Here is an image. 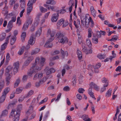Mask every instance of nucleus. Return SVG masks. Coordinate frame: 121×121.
Returning a JSON list of instances; mask_svg holds the SVG:
<instances>
[{"mask_svg": "<svg viewBox=\"0 0 121 121\" xmlns=\"http://www.w3.org/2000/svg\"><path fill=\"white\" fill-rule=\"evenodd\" d=\"M20 116V113L19 112H17V113L15 114L14 118L13 119V121H18Z\"/></svg>", "mask_w": 121, "mask_h": 121, "instance_id": "obj_14", "label": "nucleus"}, {"mask_svg": "<svg viewBox=\"0 0 121 121\" xmlns=\"http://www.w3.org/2000/svg\"><path fill=\"white\" fill-rule=\"evenodd\" d=\"M25 49V47L23 46L22 47L21 50H20L18 52V54L19 55H22L24 52Z\"/></svg>", "mask_w": 121, "mask_h": 121, "instance_id": "obj_32", "label": "nucleus"}, {"mask_svg": "<svg viewBox=\"0 0 121 121\" xmlns=\"http://www.w3.org/2000/svg\"><path fill=\"white\" fill-rule=\"evenodd\" d=\"M58 13H54L52 15L51 18V21L52 22H56L58 19L59 16Z\"/></svg>", "mask_w": 121, "mask_h": 121, "instance_id": "obj_5", "label": "nucleus"}, {"mask_svg": "<svg viewBox=\"0 0 121 121\" xmlns=\"http://www.w3.org/2000/svg\"><path fill=\"white\" fill-rule=\"evenodd\" d=\"M65 36V34L64 33L60 32H57L56 35L57 38L59 39H61Z\"/></svg>", "mask_w": 121, "mask_h": 121, "instance_id": "obj_10", "label": "nucleus"}, {"mask_svg": "<svg viewBox=\"0 0 121 121\" xmlns=\"http://www.w3.org/2000/svg\"><path fill=\"white\" fill-rule=\"evenodd\" d=\"M36 0H29V1L27 4L28 6L27 9V14L29 15L31 11L33 8V4L35 3Z\"/></svg>", "mask_w": 121, "mask_h": 121, "instance_id": "obj_3", "label": "nucleus"}, {"mask_svg": "<svg viewBox=\"0 0 121 121\" xmlns=\"http://www.w3.org/2000/svg\"><path fill=\"white\" fill-rule=\"evenodd\" d=\"M21 9L22 10L23 9H25V3H22L21 4Z\"/></svg>", "mask_w": 121, "mask_h": 121, "instance_id": "obj_56", "label": "nucleus"}, {"mask_svg": "<svg viewBox=\"0 0 121 121\" xmlns=\"http://www.w3.org/2000/svg\"><path fill=\"white\" fill-rule=\"evenodd\" d=\"M23 90V88L21 87H19L16 89V93L18 94L22 92Z\"/></svg>", "mask_w": 121, "mask_h": 121, "instance_id": "obj_33", "label": "nucleus"}, {"mask_svg": "<svg viewBox=\"0 0 121 121\" xmlns=\"http://www.w3.org/2000/svg\"><path fill=\"white\" fill-rule=\"evenodd\" d=\"M47 78H43L42 79L40 80L39 82L40 84H42L46 80Z\"/></svg>", "mask_w": 121, "mask_h": 121, "instance_id": "obj_49", "label": "nucleus"}, {"mask_svg": "<svg viewBox=\"0 0 121 121\" xmlns=\"http://www.w3.org/2000/svg\"><path fill=\"white\" fill-rule=\"evenodd\" d=\"M102 81L103 83H105V84H108V82L107 80L104 77L102 78Z\"/></svg>", "mask_w": 121, "mask_h": 121, "instance_id": "obj_44", "label": "nucleus"}, {"mask_svg": "<svg viewBox=\"0 0 121 121\" xmlns=\"http://www.w3.org/2000/svg\"><path fill=\"white\" fill-rule=\"evenodd\" d=\"M68 39L65 36L61 39H59L58 41L59 42L61 43L62 44H64L66 41L68 43Z\"/></svg>", "mask_w": 121, "mask_h": 121, "instance_id": "obj_6", "label": "nucleus"}, {"mask_svg": "<svg viewBox=\"0 0 121 121\" xmlns=\"http://www.w3.org/2000/svg\"><path fill=\"white\" fill-rule=\"evenodd\" d=\"M16 20V17H12L11 20L9 22H11L13 24V23L15 22Z\"/></svg>", "mask_w": 121, "mask_h": 121, "instance_id": "obj_58", "label": "nucleus"}, {"mask_svg": "<svg viewBox=\"0 0 121 121\" xmlns=\"http://www.w3.org/2000/svg\"><path fill=\"white\" fill-rule=\"evenodd\" d=\"M46 70H48L46 73V74L47 75H48L52 73H53L55 71V69L53 68H51L48 69V68L47 67L44 69V70L46 71Z\"/></svg>", "mask_w": 121, "mask_h": 121, "instance_id": "obj_8", "label": "nucleus"}, {"mask_svg": "<svg viewBox=\"0 0 121 121\" xmlns=\"http://www.w3.org/2000/svg\"><path fill=\"white\" fill-rule=\"evenodd\" d=\"M22 104H19V105L17 107V111H16V113L17 112H19V113H20V110L22 109ZM17 113H16V114Z\"/></svg>", "mask_w": 121, "mask_h": 121, "instance_id": "obj_37", "label": "nucleus"}, {"mask_svg": "<svg viewBox=\"0 0 121 121\" xmlns=\"http://www.w3.org/2000/svg\"><path fill=\"white\" fill-rule=\"evenodd\" d=\"M64 20L63 19H61L59 20L57 22V25L58 26H60L64 23Z\"/></svg>", "mask_w": 121, "mask_h": 121, "instance_id": "obj_18", "label": "nucleus"}, {"mask_svg": "<svg viewBox=\"0 0 121 121\" xmlns=\"http://www.w3.org/2000/svg\"><path fill=\"white\" fill-rule=\"evenodd\" d=\"M92 41L93 43L97 44L98 42V38H95H95H93L92 39Z\"/></svg>", "mask_w": 121, "mask_h": 121, "instance_id": "obj_40", "label": "nucleus"}, {"mask_svg": "<svg viewBox=\"0 0 121 121\" xmlns=\"http://www.w3.org/2000/svg\"><path fill=\"white\" fill-rule=\"evenodd\" d=\"M49 113L50 112L49 111H48L46 112L43 118V119L44 120H46L47 118L49 115Z\"/></svg>", "mask_w": 121, "mask_h": 121, "instance_id": "obj_39", "label": "nucleus"}, {"mask_svg": "<svg viewBox=\"0 0 121 121\" xmlns=\"http://www.w3.org/2000/svg\"><path fill=\"white\" fill-rule=\"evenodd\" d=\"M26 32H23L21 35V39L22 42H23L24 41L25 39L26 36Z\"/></svg>", "mask_w": 121, "mask_h": 121, "instance_id": "obj_21", "label": "nucleus"}, {"mask_svg": "<svg viewBox=\"0 0 121 121\" xmlns=\"http://www.w3.org/2000/svg\"><path fill=\"white\" fill-rule=\"evenodd\" d=\"M112 91V89L111 88H109L106 93V96L107 97H109L111 95Z\"/></svg>", "mask_w": 121, "mask_h": 121, "instance_id": "obj_20", "label": "nucleus"}, {"mask_svg": "<svg viewBox=\"0 0 121 121\" xmlns=\"http://www.w3.org/2000/svg\"><path fill=\"white\" fill-rule=\"evenodd\" d=\"M101 64L100 63H98L96 64L94 67V69H97L99 68L101 66Z\"/></svg>", "mask_w": 121, "mask_h": 121, "instance_id": "obj_42", "label": "nucleus"}, {"mask_svg": "<svg viewBox=\"0 0 121 121\" xmlns=\"http://www.w3.org/2000/svg\"><path fill=\"white\" fill-rule=\"evenodd\" d=\"M10 90L9 87H7L5 88L3 93V94L6 96L7 94L9 92Z\"/></svg>", "mask_w": 121, "mask_h": 121, "instance_id": "obj_22", "label": "nucleus"}, {"mask_svg": "<svg viewBox=\"0 0 121 121\" xmlns=\"http://www.w3.org/2000/svg\"><path fill=\"white\" fill-rule=\"evenodd\" d=\"M17 102V101L15 102H13L11 103H10L8 107H12L14 105H15L16 103Z\"/></svg>", "mask_w": 121, "mask_h": 121, "instance_id": "obj_48", "label": "nucleus"}, {"mask_svg": "<svg viewBox=\"0 0 121 121\" xmlns=\"http://www.w3.org/2000/svg\"><path fill=\"white\" fill-rule=\"evenodd\" d=\"M20 78H18L17 79L14 85V87L15 88L18 86L19 84L20 83Z\"/></svg>", "mask_w": 121, "mask_h": 121, "instance_id": "obj_24", "label": "nucleus"}, {"mask_svg": "<svg viewBox=\"0 0 121 121\" xmlns=\"http://www.w3.org/2000/svg\"><path fill=\"white\" fill-rule=\"evenodd\" d=\"M91 12L92 15L95 17L96 16V12L95 10L91 11Z\"/></svg>", "mask_w": 121, "mask_h": 121, "instance_id": "obj_57", "label": "nucleus"}, {"mask_svg": "<svg viewBox=\"0 0 121 121\" xmlns=\"http://www.w3.org/2000/svg\"><path fill=\"white\" fill-rule=\"evenodd\" d=\"M88 94L90 95V96L92 98L94 99L95 100L96 99V98L95 97L93 93H88Z\"/></svg>", "mask_w": 121, "mask_h": 121, "instance_id": "obj_60", "label": "nucleus"}, {"mask_svg": "<svg viewBox=\"0 0 121 121\" xmlns=\"http://www.w3.org/2000/svg\"><path fill=\"white\" fill-rule=\"evenodd\" d=\"M97 33V38H100L101 37V35L100 31H96Z\"/></svg>", "mask_w": 121, "mask_h": 121, "instance_id": "obj_59", "label": "nucleus"}, {"mask_svg": "<svg viewBox=\"0 0 121 121\" xmlns=\"http://www.w3.org/2000/svg\"><path fill=\"white\" fill-rule=\"evenodd\" d=\"M29 25L26 22L24 24L22 27V29L24 31H25L28 28Z\"/></svg>", "mask_w": 121, "mask_h": 121, "instance_id": "obj_27", "label": "nucleus"}, {"mask_svg": "<svg viewBox=\"0 0 121 121\" xmlns=\"http://www.w3.org/2000/svg\"><path fill=\"white\" fill-rule=\"evenodd\" d=\"M108 85V84H104L103 86V87L101 88L100 92L102 93L105 91L106 89L105 87H107Z\"/></svg>", "mask_w": 121, "mask_h": 121, "instance_id": "obj_25", "label": "nucleus"}, {"mask_svg": "<svg viewBox=\"0 0 121 121\" xmlns=\"http://www.w3.org/2000/svg\"><path fill=\"white\" fill-rule=\"evenodd\" d=\"M43 75V74L42 73H36L34 76L33 79L36 80L38 78L40 79L42 77Z\"/></svg>", "mask_w": 121, "mask_h": 121, "instance_id": "obj_11", "label": "nucleus"}, {"mask_svg": "<svg viewBox=\"0 0 121 121\" xmlns=\"http://www.w3.org/2000/svg\"><path fill=\"white\" fill-rule=\"evenodd\" d=\"M34 93V91H33L31 90L28 93L27 95L26 96V97L28 98L30 96L32 95Z\"/></svg>", "mask_w": 121, "mask_h": 121, "instance_id": "obj_46", "label": "nucleus"}, {"mask_svg": "<svg viewBox=\"0 0 121 121\" xmlns=\"http://www.w3.org/2000/svg\"><path fill=\"white\" fill-rule=\"evenodd\" d=\"M81 118L83 119V120H85V119H87L88 118V116L87 115L84 114L82 116Z\"/></svg>", "mask_w": 121, "mask_h": 121, "instance_id": "obj_53", "label": "nucleus"}, {"mask_svg": "<svg viewBox=\"0 0 121 121\" xmlns=\"http://www.w3.org/2000/svg\"><path fill=\"white\" fill-rule=\"evenodd\" d=\"M61 95V93H59L57 95V98L56 100V101H58L60 99Z\"/></svg>", "mask_w": 121, "mask_h": 121, "instance_id": "obj_64", "label": "nucleus"}, {"mask_svg": "<svg viewBox=\"0 0 121 121\" xmlns=\"http://www.w3.org/2000/svg\"><path fill=\"white\" fill-rule=\"evenodd\" d=\"M11 22H9L7 26L8 29L6 30V32L7 33H8L12 29L13 25Z\"/></svg>", "mask_w": 121, "mask_h": 121, "instance_id": "obj_9", "label": "nucleus"}, {"mask_svg": "<svg viewBox=\"0 0 121 121\" xmlns=\"http://www.w3.org/2000/svg\"><path fill=\"white\" fill-rule=\"evenodd\" d=\"M17 39L16 36H12L11 37L10 39L11 44L13 45Z\"/></svg>", "mask_w": 121, "mask_h": 121, "instance_id": "obj_16", "label": "nucleus"}, {"mask_svg": "<svg viewBox=\"0 0 121 121\" xmlns=\"http://www.w3.org/2000/svg\"><path fill=\"white\" fill-rule=\"evenodd\" d=\"M6 57V62H8L10 58V57L9 55V53H7V54Z\"/></svg>", "mask_w": 121, "mask_h": 121, "instance_id": "obj_52", "label": "nucleus"}, {"mask_svg": "<svg viewBox=\"0 0 121 121\" xmlns=\"http://www.w3.org/2000/svg\"><path fill=\"white\" fill-rule=\"evenodd\" d=\"M97 57L100 59H104L105 57V55H102L101 54H99L97 55Z\"/></svg>", "mask_w": 121, "mask_h": 121, "instance_id": "obj_45", "label": "nucleus"}, {"mask_svg": "<svg viewBox=\"0 0 121 121\" xmlns=\"http://www.w3.org/2000/svg\"><path fill=\"white\" fill-rule=\"evenodd\" d=\"M25 97L23 96H21L19 99L18 101L20 102H21L23 101Z\"/></svg>", "mask_w": 121, "mask_h": 121, "instance_id": "obj_62", "label": "nucleus"}, {"mask_svg": "<svg viewBox=\"0 0 121 121\" xmlns=\"http://www.w3.org/2000/svg\"><path fill=\"white\" fill-rule=\"evenodd\" d=\"M6 43H5L3 44L1 46V51H3L7 47V45Z\"/></svg>", "mask_w": 121, "mask_h": 121, "instance_id": "obj_29", "label": "nucleus"}, {"mask_svg": "<svg viewBox=\"0 0 121 121\" xmlns=\"http://www.w3.org/2000/svg\"><path fill=\"white\" fill-rule=\"evenodd\" d=\"M81 25L82 26H85V20H86V19L84 18V16H83L81 17Z\"/></svg>", "mask_w": 121, "mask_h": 121, "instance_id": "obj_19", "label": "nucleus"}, {"mask_svg": "<svg viewBox=\"0 0 121 121\" xmlns=\"http://www.w3.org/2000/svg\"><path fill=\"white\" fill-rule=\"evenodd\" d=\"M34 41V37L33 35H32L28 42V43L30 44L33 45V42Z\"/></svg>", "mask_w": 121, "mask_h": 121, "instance_id": "obj_30", "label": "nucleus"}, {"mask_svg": "<svg viewBox=\"0 0 121 121\" xmlns=\"http://www.w3.org/2000/svg\"><path fill=\"white\" fill-rule=\"evenodd\" d=\"M69 5H70L71 4V6L69 7V13H71L72 9V6L73 5V3H72V2L70 0L69 3Z\"/></svg>", "mask_w": 121, "mask_h": 121, "instance_id": "obj_36", "label": "nucleus"}, {"mask_svg": "<svg viewBox=\"0 0 121 121\" xmlns=\"http://www.w3.org/2000/svg\"><path fill=\"white\" fill-rule=\"evenodd\" d=\"M61 53L62 55V58L64 59L65 55H66L67 56L68 55V52L67 51H66L65 52H64L62 50V49H61Z\"/></svg>", "mask_w": 121, "mask_h": 121, "instance_id": "obj_15", "label": "nucleus"}, {"mask_svg": "<svg viewBox=\"0 0 121 121\" xmlns=\"http://www.w3.org/2000/svg\"><path fill=\"white\" fill-rule=\"evenodd\" d=\"M77 54L79 60H80L82 58V55L81 52L78 49H77Z\"/></svg>", "mask_w": 121, "mask_h": 121, "instance_id": "obj_17", "label": "nucleus"}, {"mask_svg": "<svg viewBox=\"0 0 121 121\" xmlns=\"http://www.w3.org/2000/svg\"><path fill=\"white\" fill-rule=\"evenodd\" d=\"M16 0H10L9 4L11 5H13L15 3Z\"/></svg>", "mask_w": 121, "mask_h": 121, "instance_id": "obj_51", "label": "nucleus"}, {"mask_svg": "<svg viewBox=\"0 0 121 121\" xmlns=\"http://www.w3.org/2000/svg\"><path fill=\"white\" fill-rule=\"evenodd\" d=\"M33 111V108L32 106H30L29 108L28 111L26 112V116H29L30 114L32 113Z\"/></svg>", "mask_w": 121, "mask_h": 121, "instance_id": "obj_13", "label": "nucleus"}, {"mask_svg": "<svg viewBox=\"0 0 121 121\" xmlns=\"http://www.w3.org/2000/svg\"><path fill=\"white\" fill-rule=\"evenodd\" d=\"M86 43L89 47H90L92 45L90 39L88 38L86 39Z\"/></svg>", "mask_w": 121, "mask_h": 121, "instance_id": "obj_35", "label": "nucleus"}, {"mask_svg": "<svg viewBox=\"0 0 121 121\" xmlns=\"http://www.w3.org/2000/svg\"><path fill=\"white\" fill-rule=\"evenodd\" d=\"M30 71L29 72H28L27 74H28L29 75V76H31L32 75V74L35 72L34 71V70L33 69H32L31 68L30 69Z\"/></svg>", "mask_w": 121, "mask_h": 121, "instance_id": "obj_47", "label": "nucleus"}, {"mask_svg": "<svg viewBox=\"0 0 121 121\" xmlns=\"http://www.w3.org/2000/svg\"><path fill=\"white\" fill-rule=\"evenodd\" d=\"M19 62H17L15 63L14 64V67L13 69L14 73V74H15L18 71V69L19 68Z\"/></svg>", "mask_w": 121, "mask_h": 121, "instance_id": "obj_7", "label": "nucleus"}, {"mask_svg": "<svg viewBox=\"0 0 121 121\" xmlns=\"http://www.w3.org/2000/svg\"><path fill=\"white\" fill-rule=\"evenodd\" d=\"M33 19L31 17H29L27 20L26 23L28 24L29 25L31 24L32 22Z\"/></svg>", "mask_w": 121, "mask_h": 121, "instance_id": "obj_26", "label": "nucleus"}, {"mask_svg": "<svg viewBox=\"0 0 121 121\" xmlns=\"http://www.w3.org/2000/svg\"><path fill=\"white\" fill-rule=\"evenodd\" d=\"M112 56H110V60L111 62L112 59L113 58L115 57L116 56V54L114 53V51H112Z\"/></svg>", "mask_w": 121, "mask_h": 121, "instance_id": "obj_38", "label": "nucleus"}, {"mask_svg": "<svg viewBox=\"0 0 121 121\" xmlns=\"http://www.w3.org/2000/svg\"><path fill=\"white\" fill-rule=\"evenodd\" d=\"M78 92L80 93H82L85 91V90L82 88H79L78 90Z\"/></svg>", "mask_w": 121, "mask_h": 121, "instance_id": "obj_54", "label": "nucleus"}, {"mask_svg": "<svg viewBox=\"0 0 121 121\" xmlns=\"http://www.w3.org/2000/svg\"><path fill=\"white\" fill-rule=\"evenodd\" d=\"M89 86L91 88H94L97 91H98L99 88L93 82H91L89 84Z\"/></svg>", "mask_w": 121, "mask_h": 121, "instance_id": "obj_12", "label": "nucleus"}, {"mask_svg": "<svg viewBox=\"0 0 121 121\" xmlns=\"http://www.w3.org/2000/svg\"><path fill=\"white\" fill-rule=\"evenodd\" d=\"M8 113V112L7 110H5L2 111L1 114V116H7Z\"/></svg>", "mask_w": 121, "mask_h": 121, "instance_id": "obj_28", "label": "nucleus"}, {"mask_svg": "<svg viewBox=\"0 0 121 121\" xmlns=\"http://www.w3.org/2000/svg\"><path fill=\"white\" fill-rule=\"evenodd\" d=\"M6 36V34L5 33H3L0 36V41H1L4 40L5 39Z\"/></svg>", "mask_w": 121, "mask_h": 121, "instance_id": "obj_23", "label": "nucleus"}, {"mask_svg": "<svg viewBox=\"0 0 121 121\" xmlns=\"http://www.w3.org/2000/svg\"><path fill=\"white\" fill-rule=\"evenodd\" d=\"M6 96V95H4L3 94L2 95L0 98V103H2L4 101L5 99Z\"/></svg>", "mask_w": 121, "mask_h": 121, "instance_id": "obj_34", "label": "nucleus"}, {"mask_svg": "<svg viewBox=\"0 0 121 121\" xmlns=\"http://www.w3.org/2000/svg\"><path fill=\"white\" fill-rule=\"evenodd\" d=\"M92 51L91 49L88 50L87 49L85 53L86 54H88L92 53Z\"/></svg>", "mask_w": 121, "mask_h": 121, "instance_id": "obj_63", "label": "nucleus"}, {"mask_svg": "<svg viewBox=\"0 0 121 121\" xmlns=\"http://www.w3.org/2000/svg\"><path fill=\"white\" fill-rule=\"evenodd\" d=\"M64 91H68L70 90V88L69 86H66L64 87L63 89Z\"/></svg>", "mask_w": 121, "mask_h": 121, "instance_id": "obj_55", "label": "nucleus"}, {"mask_svg": "<svg viewBox=\"0 0 121 121\" xmlns=\"http://www.w3.org/2000/svg\"><path fill=\"white\" fill-rule=\"evenodd\" d=\"M39 58L37 57L35 60V63L31 67V68L33 69L35 72H37L41 69L40 67H39L36 65L38 63H39L40 66H42L43 65V64L45 60V58L43 57L41 58L40 62H39Z\"/></svg>", "mask_w": 121, "mask_h": 121, "instance_id": "obj_1", "label": "nucleus"}, {"mask_svg": "<svg viewBox=\"0 0 121 121\" xmlns=\"http://www.w3.org/2000/svg\"><path fill=\"white\" fill-rule=\"evenodd\" d=\"M88 38H90L91 36V34L93 33L92 31V29L91 28L89 27L88 29Z\"/></svg>", "mask_w": 121, "mask_h": 121, "instance_id": "obj_31", "label": "nucleus"}, {"mask_svg": "<svg viewBox=\"0 0 121 121\" xmlns=\"http://www.w3.org/2000/svg\"><path fill=\"white\" fill-rule=\"evenodd\" d=\"M27 78L28 76L26 75H25L23 76L22 80L23 82H25L26 81L27 79Z\"/></svg>", "mask_w": 121, "mask_h": 121, "instance_id": "obj_50", "label": "nucleus"}, {"mask_svg": "<svg viewBox=\"0 0 121 121\" xmlns=\"http://www.w3.org/2000/svg\"><path fill=\"white\" fill-rule=\"evenodd\" d=\"M40 10L42 13H44L47 11V9H46L44 8L43 7L40 6Z\"/></svg>", "mask_w": 121, "mask_h": 121, "instance_id": "obj_41", "label": "nucleus"}, {"mask_svg": "<svg viewBox=\"0 0 121 121\" xmlns=\"http://www.w3.org/2000/svg\"><path fill=\"white\" fill-rule=\"evenodd\" d=\"M76 76L75 75H73V78L72 79V82L73 83V84H75L76 83Z\"/></svg>", "mask_w": 121, "mask_h": 121, "instance_id": "obj_43", "label": "nucleus"}, {"mask_svg": "<svg viewBox=\"0 0 121 121\" xmlns=\"http://www.w3.org/2000/svg\"><path fill=\"white\" fill-rule=\"evenodd\" d=\"M41 31L40 30V32L39 30L36 33V36L37 37H39L41 34Z\"/></svg>", "mask_w": 121, "mask_h": 121, "instance_id": "obj_61", "label": "nucleus"}, {"mask_svg": "<svg viewBox=\"0 0 121 121\" xmlns=\"http://www.w3.org/2000/svg\"><path fill=\"white\" fill-rule=\"evenodd\" d=\"M12 67L11 66H8L6 69L5 71V75L6 81L7 85L8 86L10 82L11 77L10 74L12 73Z\"/></svg>", "mask_w": 121, "mask_h": 121, "instance_id": "obj_2", "label": "nucleus"}, {"mask_svg": "<svg viewBox=\"0 0 121 121\" xmlns=\"http://www.w3.org/2000/svg\"><path fill=\"white\" fill-rule=\"evenodd\" d=\"M54 39V38H50L45 43L44 45L45 47L47 48H51L52 46V44L50 43L53 41Z\"/></svg>", "mask_w": 121, "mask_h": 121, "instance_id": "obj_4", "label": "nucleus"}]
</instances>
